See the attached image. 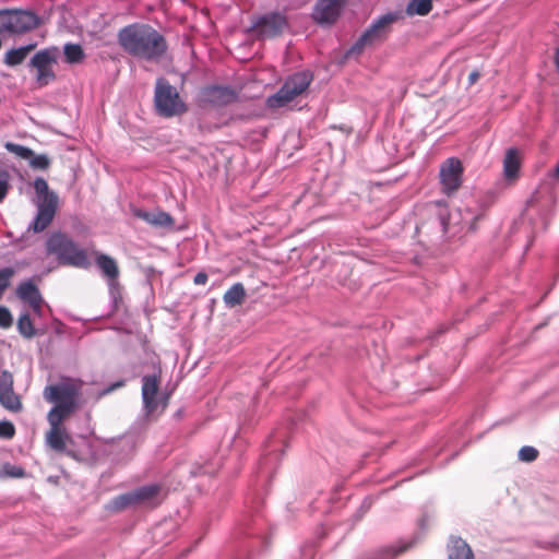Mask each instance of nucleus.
<instances>
[{
	"instance_id": "nucleus-34",
	"label": "nucleus",
	"mask_w": 559,
	"mask_h": 559,
	"mask_svg": "<svg viewBox=\"0 0 559 559\" xmlns=\"http://www.w3.org/2000/svg\"><path fill=\"white\" fill-rule=\"evenodd\" d=\"M4 147L15 154L16 156L23 158V159H27L31 158L33 156V150H31L29 147H26L24 145H21V144H15V143H12V142H7Z\"/></svg>"
},
{
	"instance_id": "nucleus-4",
	"label": "nucleus",
	"mask_w": 559,
	"mask_h": 559,
	"mask_svg": "<svg viewBox=\"0 0 559 559\" xmlns=\"http://www.w3.org/2000/svg\"><path fill=\"white\" fill-rule=\"evenodd\" d=\"M33 187L36 193L37 213L33 222L28 225V230L40 233L52 222L57 212L59 198L56 192L49 189L47 181L41 177H37L34 180Z\"/></svg>"
},
{
	"instance_id": "nucleus-10",
	"label": "nucleus",
	"mask_w": 559,
	"mask_h": 559,
	"mask_svg": "<svg viewBox=\"0 0 559 559\" xmlns=\"http://www.w3.org/2000/svg\"><path fill=\"white\" fill-rule=\"evenodd\" d=\"M400 19L399 12H388L376 19L350 47V52L360 53L365 48L383 43L392 32V24Z\"/></svg>"
},
{
	"instance_id": "nucleus-35",
	"label": "nucleus",
	"mask_w": 559,
	"mask_h": 559,
	"mask_svg": "<svg viewBox=\"0 0 559 559\" xmlns=\"http://www.w3.org/2000/svg\"><path fill=\"white\" fill-rule=\"evenodd\" d=\"M518 457L522 462H534L538 457V450L531 445H524L520 449Z\"/></svg>"
},
{
	"instance_id": "nucleus-37",
	"label": "nucleus",
	"mask_w": 559,
	"mask_h": 559,
	"mask_svg": "<svg viewBox=\"0 0 559 559\" xmlns=\"http://www.w3.org/2000/svg\"><path fill=\"white\" fill-rule=\"evenodd\" d=\"M14 275L12 267H3L0 270V299L2 298L5 289L10 286V281Z\"/></svg>"
},
{
	"instance_id": "nucleus-20",
	"label": "nucleus",
	"mask_w": 559,
	"mask_h": 559,
	"mask_svg": "<svg viewBox=\"0 0 559 559\" xmlns=\"http://www.w3.org/2000/svg\"><path fill=\"white\" fill-rule=\"evenodd\" d=\"M483 216L480 211L474 212L469 207L459 209L456 213H451L449 221L441 218V225L443 231H448L450 222H454L461 225V229L474 231L476 229V222Z\"/></svg>"
},
{
	"instance_id": "nucleus-25",
	"label": "nucleus",
	"mask_w": 559,
	"mask_h": 559,
	"mask_svg": "<svg viewBox=\"0 0 559 559\" xmlns=\"http://www.w3.org/2000/svg\"><path fill=\"white\" fill-rule=\"evenodd\" d=\"M135 450V439L133 436L119 438L114 444L110 453L117 461L127 460Z\"/></svg>"
},
{
	"instance_id": "nucleus-22",
	"label": "nucleus",
	"mask_w": 559,
	"mask_h": 559,
	"mask_svg": "<svg viewBox=\"0 0 559 559\" xmlns=\"http://www.w3.org/2000/svg\"><path fill=\"white\" fill-rule=\"evenodd\" d=\"M134 216L141 218L145 223L160 228L171 227L174 225V218L166 212L156 211L150 212L141 209L133 211Z\"/></svg>"
},
{
	"instance_id": "nucleus-31",
	"label": "nucleus",
	"mask_w": 559,
	"mask_h": 559,
	"mask_svg": "<svg viewBox=\"0 0 559 559\" xmlns=\"http://www.w3.org/2000/svg\"><path fill=\"white\" fill-rule=\"evenodd\" d=\"M0 404L11 412H19L22 408L20 397L14 393V390L0 392Z\"/></svg>"
},
{
	"instance_id": "nucleus-43",
	"label": "nucleus",
	"mask_w": 559,
	"mask_h": 559,
	"mask_svg": "<svg viewBox=\"0 0 559 559\" xmlns=\"http://www.w3.org/2000/svg\"><path fill=\"white\" fill-rule=\"evenodd\" d=\"M371 504H372V498H370V497L365 498V500L362 501V503L358 510V514L356 515L355 522H357L361 519V516L370 509Z\"/></svg>"
},
{
	"instance_id": "nucleus-11",
	"label": "nucleus",
	"mask_w": 559,
	"mask_h": 559,
	"mask_svg": "<svg viewBox=\"0 0 559 559\" xmlns=\"http://www.w3.org/2000/svg\"><path fill=\"white\" fill-rule=\"evenodd\" d=\"M154 104L157 112L165 118L180 116L188 110L176 87L164 78L156 81Z\"/></svg>"
},
{
	"instance_id": "nucleus-21",
	"label": "nucleus",
	"mask_w": 559,
	"mask_h": 559,
	"mask_svg": "<svg viewBox=\"0 0 559 559\" xmlns=\"http://www.w3.org/2000/svg\"><path fill=\"white\" fill-rule=\"evenodd\" d=\"M16 295L21 300L27 302L35 313L40 312L43 298L33 281L22 282L16 288Z\"/></svg>"
},
{
	"instance_id": "nucleus-24",
	"label": "nucleus",
	"mask_w": 559,
	"mask_h": 559,
	"mask_svg": "<svg viewBox=\"0 0 559 559\" xmlns=\"http://www.w3.org/2000/svg\"><path fill=\"white\" fill-rule=\"evenodd\" d=\"M448 557L449 559H473L474 555L465 540L451 536L448 544Z\"/></svg>"
},
{
	"instance_id": "nucleus-33",
	"label": "nucleus",
	"mask_w": 559,
	"mask_h": 559,
	"mask_svg": "<svg viewBox=\"0 0 559 559\" xmlns=\"http://www.w3.org/2000/svg\"><path fill=\"white\" fill-rule=\"evenodd\" d=\"M432 9V0H412L408 4V12L418 15H427Z\"/></svg>"
},
{
	"instance_id": "nucleus-32",
	"label": "nucleus",
	"mask_w": 559,
	"mask_h": 559,
	"mask_svg": "<svg viewBox=\"0 0 559 559\" xmlns=\"http://www.w3.org/2000/svg\"><path fill=\"white\" fill-rule=\"evenodd\" d=\"M16 326L19 333L26 338H32L36 335V330L33 325L31 317L26 312L20 316Z\"/></svg>"
},
{
	"instance_id": "nucleus-28",
	"label": "nucleus",
	"mask_w": 559,
	"mask_h": 559,
	"mask_svg": "<svg viewBox=\"0 0 559 559\" xmlns=\"http://www.w3.org/2000/svg\"><path fill=\"white\" fill-rule=\"evenodd\" d=\"M75 409H71L68 405L55 404L53 407L47 414V421L50 426H61V423L70 416Z\"/></svg>"
},
{
	"instance_id": "nucleus-3",
	"label": "nucleus",
	"mask_w": 559,
	"mask_h": 559,
	"mask_svg": "<svg viewBox=\"0 0 559 559\" xmlns=\"http://www.w3.org/2000/svg\"><path fill=\"white\" fill-rule=\"evenodd\" d=\"M266 524L261 514H246L234 532L235 539L248 537V543L239 545L238 554L233 559H247V551L265 548L269 544L265 533Z\"/></svg>"
},
{
	"instance_id": "nucleus-5",
	"label": "nucleus",
	"mask_w": 559,
	"mask_h": 559,
	"mask_svg": "<svg viewBox=\"0 0 559 559\" xmlns=\"http://www.w3.org/2000/svg\"><path fill=\"white\" fill-rule=\"evenodd\" d=\"M295 421L289 424V427L283 429L277 428L266 439L263 447V454L259 461V477L262 481L267 480L276 466L281 462L285 448L287 447V431L293 428Z\"/></svg>"
},
{
	"instance_id": "nucleus-23",
	"label": "nucleus",
	"mask_w": 559,
	"mask_h": 559,
	"mask_svg": "<svg viewBox=\"0 0 559 559\" xmlns=\"http://www.w3.org/2000/svg\"><path fill=\"white\" fill-rule=\"evenodd\" d=\"M36 43H31L20 47L9 49L3 57V63L10 68L22 64L31 51L36 48Z\"/></svg>"
},
{
	"instance_id": "nucleus-8",
	"label": "nucleus",
	"mask_w": 559,
	"mask_h": 559,
	"mask_svg": "<svg viewBox=\"0 0 559 559\" xmlns=\"http://www.w3.org/2000/svg\"><path fill=\"white\" fill-rule=\"evenodd\" d=\"M40 23V17L32 10H0V34L2 35H24L37 28Z\"/></svg>"
},
{
	"instance_id": "nucleus-19",
	"label": "nucleus",
	"mask_w": 559,
	"mask_h": 559,
	"mask_svg": "<svg viewBox=\"0 0 559 559\" xmlns=\"http://www.w3.org/2000/svg\"><path fill=\"white\" fill-rule=\"evenodd\" d=\"M346 0H318L312 17L319 24H332L340 16Z\"/></svg>"
},
{
	"instance_id": "nucleus-36",
	"label": "nucleus",
	"mask_w": 559,
	"mask_h": 559,
	"mask_svg": "<svg viewBox=\"0 0 559 559\" xmlns=\"http://www.w3.org/2000/svg\"><path fill=\"white\" fill-rule=\"evenodd\" d=\"M28 162H29V165L32 168L40 169V170L47 169L50 164V160L47 155H45V154L35 155L34 152H33V156L31 158H28Z\"/></svg>"
},
{
	"instance_id": "nucleus-30",
	"label": "nucleus",
	"mask_w": 559,
	"mask_h": 559,
	"mask_svg": "<svg viewBox=\"0 0 559 559\" xmlns=\"http://www.w3.org/2000/svg\"><path fill=\"white\" fill-rule=\"evenodd\" d=\"M64 59L70 64H76L84 60L85 53L81 45L67 43L63 46Z\"/></svg>"
},
{
	"instance_id": "nucleus-14",
	"label": "nucleus",
	"mask_w": 559,
	"mask_h": 559,
	"mask_svg": "<svg viewBox=\"0 0 559 559\" xmlns=\"http://www.w3.org/2000/svg\"><path fill=\"white\" fill-rule=\"evenodd\" d=\"M80 385L71 380L61 381L45 388L44 397L53 404H66L69 408L75 409Z\"/></svg>"
},
{
	"instance_id": "nucleus-29",
	"label": "nucleus",
	"mask_w": 559,
	"mask_h": 559,
	"mask_svg": "<svg viewBox=\"0 0 559 559\" xmlns=\"http://www.w3.org/2000/svg\"><path fill=\"white\" fill-rule=\"evenodd\" d=\"M414 542H409L407 544H402L399 547L388 546L383 547L376 552H373L367 559H394L399 554L405 551L406 549L413 546Z\"/></svg>"
},
{
	"instance_id": "nucleus-15",
	"label": "nucleus",
	"mask_w": 559,
	"mask_h": 559,
	"mask_svg": "<svg viewBox=\"0 0 559 559\" xmlns=\"http://www.w3.org/2000/svg\"><path fill=\"white\" fill-rule=\"evenodd\" d=\"M236 91L229 86L209 85L202 87L198 93L200 106L224 107L237 100Z\"/></svg>"
},
{
	"instance_id": "nucleus-16",
	"label": "nucleus",
	"mask_w": 559,
	"mask_h": 559,
	"mask_svg": "<svg viewBox=\"0 0 559 559\" xmlns=\"http://www.w3.org/2000/svg\"><path fill=\"white\" fill-rule=\"evenodd\" d=\"M463 165L456 157L447 158L440 166V183L442 191L450 195L462 185Z\"/></svg>"
},
{
	"instance_id": "nucleus-39",
	"label": "nucleus",
	"mask_w": 559,
	"mask_h": 559,
	"mask_svg": "<svg viewBox=\"0 0 559 559\" xmlns=\"http://www.w3.org/2000/svg\"><path fill=\"white\" fill-rule=\"evenodd\" d=\"M13 390V376L8 370L0 372V392Z\"/></svg>"
},
{
	"instance_id": "nucleus-17",
	"label": "nucleus",
	"mask_w": 559,
	"mask_h": 559,
	"mask_svg": "<svg viewBox=\"0 0 559 559\" xmlns=\"http://www.w3.org/2000/svg\"><path fill=\"white\" fill-rule=\"evenodd\" d=\"M95 264L108 283L109 295L114 302L120 298V288L117 282L119 267L116 260L103 252H95Z\"/></svg>"
},
{
	"instance_id": "nucleus-42",
	"label": "nucleus",
	"mask_w": 559,
	"mask_h": 559,
	"mask_svg": "<svg viewBox=\"0 0 559 559\" xmlns=\"http://www.w3.org/2000/svg\"><path fill=\"white\" fill-rule=\"evenodd\" d=\"M4 471L8 476L15 478L23 477L25 474V471L22 467L10 464L4 466Z\"/></svg>"
},
{
	"instance_id": "nucleus-13",
	"label": "nucleus",
	"mask_w": 559,
	"mask_h": 559,
	"mask_svg": "<svg viewBox=\"0 0 559 559\" xmlns=\"http://www.w3.org/2000/svg\"><path fill=\"white\" fill-rule=\"evenodd\" d=\"M288 26L284 13L274 11L259 15L252 20L251 29L259 39L274 38L280 36Z\"/></svg>"
},
{
	"instance_id": "nucleus-38",
	"label": "nucleus",
	"mask_w": 559,
	"mask_h": 559,
	"mask_svg": "<svg viewBox=\"0 0 559 559\" xmlns=\"http://www.w3.org/2000/svg\"><path fill=\"white\" fill-rule=\"evenodd\" d=\"M10 188V174L0 168V203L5 199Z\"/></svg>"
},
{
	"instance_id": "nucleus-46",
	"label": "nucleus",
	"mask_w": 559,
	"mask_h": 559,
	"mask_svg": "<svg viewBox=\"0 0 559 559\" xmlns=\"http://www.w3.org/2000/svg\"><path fill=\"white\" fill-rule=\"evenodd\" d=\"M123 384H124L123 381H118V382L111 384L110 388L108 389V391H112L115 389H118V388L122 386Z\"/></svg>"
},
{
	"instance_id": "nucleus-44",
	"label": "nucleus",
	"mask_w": 559,
	"mask_h": 559,
	"mask_svg": "<svg viewBox=\"0 0 559 559\" xmlns=\"http://www.w3.org/2000/svg\"><path fill=\"white\" fill-rule=\"evenodd\" d=\"M207 274L205 272H199L195 274L194 278H193V283L195 285H204L206 284L207 282Z\"/></svg>"
},
{
	"instance_id": "nucleus-45",
	"label": "nucleus",
	"mask_w": 559,
	"mask_h": 559,
	"mask_svg": "<svg viewBox=\"0 0 559 559\" xmlns=\"http://www.w3.org/2000/svg\"><path fill=\"white\" fill-rule=\"evenodd\" d=\"M480 78V73L478 70H474L468 75V84L473 85L477 82V80Z\"/></svg>"
},
{
	"instance_id": "nucleus-2",
	"label": "nucleus",
	"mask_w": 559,
	"mask_h": 559,
	"mask_svg": "<svg viewBox=\"0 0 559 559\" xmlns=\"http://www.w3.org/2000/svg\"><path fill=\"white\" fill-rule=\"evenodd\" d=\"M48 254L55 255L61 265L88 269L91 261L86 251L80 248L75 241L62 231H55L46 240Z\"/></svg>"
},
{
	"instance_id": "nucleus-26",
	"label": "nucleus",
	"mask_w": 559,
	"mask_h": 559,
	"mask_svg": "<svg viewBox=\"0 0 559 559\" xmlns=\"http://www.w3.org/2000/svg\"><path fill=\"white\" fill-rule=\"evenodd\" d=\"M520 170L519 151L515 147L507 150L503 158V175L507 180L518 178Z\"/></svg>"
},
{
	"instance_id": "nucleus-18",
	"label": "nucleus",
	"mask_w": 559,
	"mask_h": 559,
	"mask_svg": "<svg viewBox=\"0 0 559 559\" xmlns=\"http://www.w3.org/2000/svg\"><path fill=\"white\" fill-rule=\"evenodd\" d=\"M46 442L57 452L66 453L78 461L82 459L83 453L75 448L73 438L62 426H50L49 431L46 433Z\"/></svg>"
},
{
	"instance_id": "nucleus-47",
	"label": "nucleus",
	"mask_w": 559,
	"mask_h": 559,
	"mask_svg": "<svg viewBox=\"0 0 559 559\" xmlns=\"http://www.w3.org/2000/svg\"><path fill=\"white\" fill-rule=\"evenodd\" d=\"M425 523H426V519H421V520H420V522H419V526H420L421 528H424Z\"/></svg>"
},
{
	"instance_id": "nucleus-40",
	"label": "nucleus",
	"mask_w": 559,
	"mask_h": 559,
	"mask_svg": "<svg viewBox=\"0 0 559 559\" xmlns=\"http://www.w3.org/2000/svg\"><path fill=\"white\" fill-rule=\"evenodd\" d=\"M12 324H13V317H12L10 310L4 306H0V328L9 329Z\"/></svg>"
},
{
	"instance_id": "nucleus-12",
	"label": "nucleus",
	"mask_w": 559,
	"mask_h": 559,
	"mask_svg": "<svg viewBox=\"0 0 559 559\" xmlns=\"http://www.w3.org/2000/svg\"><path fill=\"white\" fill-rule=\"evenodd\" d=\"M160 382V370L153 374H145L142 377V401L145 415H154L158 408L163 412L167 405L169 395L162 394L158 396V389Z\"/></svg>"
},
{
	"instance_id": "nucleus-6",
	"label": "nucleus",
	"mask_w": 559,
	"mask_h": 559,
	"mask_svg": "<svg viewBox=\"0 0 559 559\" xmlns=\"http://www.w3.org/2000/svg\"><path fill=\"white\" fill-rule=\"evenodd\" d=\"M313 80V74L308 71H299L290 74L280 90L266 98V107L277 109L285 107L288 103L307 91Z\"/></svg>"
},
{
	"instance_id": "nucleus-1",
	"label": "nucleus",
	"mask_w": 559,
	"mask_h": 559,
	"mask_svg": "<svg viewBox=\"0 0 559 559\" xmlns=\"http://www.w3.org/2000/svg\"><path fill=\"white\" fill-rule=\"evenodd\" d=\"M118 44L128 55L148 62L159 61L166 53V38L152 25L132 23L119 29Z\"/></svg>"
},
{
	"instance_id": "nucleus-27",
	"label": "nucleus",
	"mask_w": 559,
	"mask_h": 559,
	"mask_svg": "<svg viewBox=\"0 0 559 559\" xmlns=\"http://www.w3.org/2000/svg\"><path fill=\"white\" fill-rule=\"evenodd\" d=\"M246 298V289L241 283H235L229 287L224 296L223 300L227 308H234L242 304Z\"/></svg>"
},
{
	"instance_id": "nucleus-9",
	"label": "nucleus",
	"mask_w": 559,
	"mask_h": 559,
	"mask_svg": "<svg viewBox=\"0 0 559 559\" xmlns=\"http://www.w3.org/2000/svg\"><path fill=\"white\" fill-rule=\"evenodd\" d=\"M60 50L57 46H49L36 51L27 63V69L34 74L38 86H47L56 80L53 67L58 63Z\"/></svg>"
},
{
	"instance_id": "nucleus-41",
	"label": "nucleus",
	"mask_w": 559,
	"mask_h": 559,
	"mask_svg": "<svg viewBox=\"0 0 559 559\" xmlns=\"http://www.w3.org/2000/svg\"><path fill=\"white\" fill-rule=\"evenodd\" d=\"M15 433L14 425L11 421H0V438L11 439Z\"/></svg>"
},
{
	"instance_id": "nucleus-7",
	"label": "nucleus",
	"mask_w": 559,
	"mask_h": 559,
	"mask_svg": "<svg viewBox=\"0 0 559 559\" xmlns=\"http://www.w3.org/2000/svg\"><path fill=\"white\" fill-rule=\"evenodd\" d=\"M160 491L162 486L158 484L136 487L133 490L114 497L107 504V510L119 512L139 506H157L160 502Z\"/></svg>"
}]
</instances>
